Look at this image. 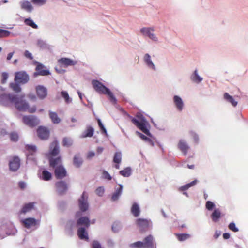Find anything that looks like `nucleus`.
Instances as JSON below:
<instances>
[{"label": "nucleus", "mask_w": 248, "mask_h": 248, "mask_svg": "<svg viewBox=\"0 0 248 248\" xmlns=\"http://www.w3.org/2000/svg\"><path fill=\"white\" fill-rule=\"evenodd\" d=\"M223 237L224 239H227L230 238V235L229 233L226 232V233H223Z\"/></svg>", "instance_id": "64"}, {"label": "nucleus", "mask_w": 248, "mask_h": 248, "mask_svg": "<svg viewBox=\"0 0 248 248\" xmlns=\"http://www.w3.org/2000/svg\"><path fill=\"white\" fill-rule=\"evenodd\" d=\"M52 178V174L46 170H43L42 172L41 179L44 181H49Z\"/></svg>", "instance_id": "35"}, {"label": "nucleus", "mask_w": 248, "mask_h": 248, "mask_svg": "<svg viewBox=\"0 0 248 248\" xmlns=\"http://www.w3.org/2000/svg\"><path fill=\"white\" fill-rule=\"evenodd\" d=\"M175 235L180 241H185L190 237V234L187 233H176L175 234Z\"/></svg>", "instance_id": "40"}, {"label": "nucleus", "mask_w": 248, "mask_h": 248, "mask_svg": "<svg viewBox=\"0 0 248 248\" xmlns=\"http://www.w3.org/2000/svg\"><path fill=\"white\" fill-rule=\"evenodd\" d=\"M191 78L193 81L196 83H200L202 80V78L198 75L197 70H195L194 71V73L192 75Z\"/></svg>", "instance_id": "39"}, {"label": "nucleus", "mask_w": 248, "mask_h": 248, "mask_svg": "<svg viewBox=\"0 0 248 248\" xmlns=\"http://www.w3.org/2000/svg\"><path fill=\"white\" fill-rule=\"evenodd\" d=\"M228 228L230 230L234 232H237L239 231L238 229L236 227L235 223L233 222L230 223L228 226Z\"/></svg>", "instance_id": "50"}, {"label": "nucleus", "mask_w": 248, "mask_h": 248, "mask_svg": "<svg viewBox=\"0 0 248 248\" xmlns=\"http://www.w3.org/2000/svg\"><path fill=\"white\" fill-rule=\"evenodd\" d=\"M131 248H144L143 242L141 241H137L130 245Z\"/></svg>", "instance_id": "46"}, {"label": "nucleus", "mask_w": 248, "mask_h": 248, "mask_svg": "<svg viewBox=\"0 0 248 248\" xmlns=\"http://www.w3.org/2000/svg\"><path fill=\"white\" fill-rule=\"evenodd\" d=\"M15 81L17 83L25 84L29 80V77L25 71H19L15 73Z\"/></svg>", "instance_id": "4"}, {"label": "nucleus", "mask_w": 248, "mask_h": 248, "mask_svg": "<svg viewBox=\"0 0 248 248\" xmlns=\"http://www.w3.org/2000/svg\"><path fill=\"white\" fill-rule=\"evenodd\" d=\"M9 166L11 171H16L20 166V160L19 157L17 156L13 157L9 161Z\"/></svg>", "instance_id": "11"}, {"label": "nucleus", "mask_w": 248, "mask_h": 248, "mask_svg": "<svg viewBox=\"0 0 248 248\" xmlns=\"http://www.w3.org/2000/svg\"><path fill=\"white\" fill-rule=\"evenodd\" d=\"M20 6L22 9L29 12H31L33 10L32 6L28 1L24 0L20 2Z\"/></svg>", "instance_id": "26"}, {"label": "nucleus", "mask_w": 248, "mask_h": 248, "mask_svg": "<svg viewBox=\"0 0 248 248\" xmlns=\"http://www.w3.org/2000/svg\"><path fill=\"white\" fill-rule=\"evenodd\" d=\"M55 186L57 191L61 194L64 193L68 189L67 184L63 181L56 182Z\"/></svg>", "instance_id": "16"}, {"label": "nucleus", "mask_w": 248, "mask_h": 248, "mask_svg": "<svg viewBox=\"0 0 248 248\" xmlns=\"http://www.w3.org/2000/svg\"><path fill=\"white\" fill-rule=\"evenodd\" d=\"M1 83L4 84L6 82V81L8 78V74L6 72H3L1 74Z\"/></svg>", "instance_id": "55"}, {"label": "nucleus", "mask_w": 248, "mask_h": 248, "mask_svg": "<svg viewBox=\"0 0 248 248\" xmlns=\"http://www.w3.org/2000/svg\"><path fill=\"white\" fill-rule=\"evenodd\" d=\"M83 161L79 155H76L73 158V164L76 167H79L82 164Z\"/></svg>", "instance_id": "34"}, {"label": "nucleus", "mask_w": 248, "mask_h": 248, "mask_svg": "<svg viewBox=\"0 0 248 248\" xmlns=\"http://www.w3.org/2000/svg\"><path fill=\"white\" fill-rule=\"evenodd\" d=\"M16 99V95L3 94L0 96V103L3 106H7L9 103H13Z\"/></svg>", "instance_id": "9"}, {"label": "nucleus", "mask_w": 248, "mask_h": 248, "mask_svg": "<svg viewBox=\"0 0 248 248\" xmlns=\"http://www.w3.org/2000/svg\"><path fill=\"white\" fill-rule=\"evenodd\" d=\"M24 56L26 58L31 60L33 59V56L32 54L30 53L29 51L26 50L24 52Z\"/></svg>", "instance_id": "59"}, {"label": "nucleus", "mask_w": 248, "mask_h": 248, "mask_svg": "<svg viewBox=\"0 0 248 248\" xmlns=\"http://www.w3.org/2000/svg\"><path fill=\"white\" fill-rule=\"evenodd\" d=\"M131 212L135 217L140 216V210L139 205L137 203H134L131 208Z\"/></svg>", "instance_id": "27"}, {"label": "nucleus", "mask_w": 248, "mask_h": 248, "mask_svg": "<svg viewBox=\"0 0 248 248\" xmlns=\"http://www.w3.org/2000/svg\"><path fill=\"white\" fill-rule=\"evenodd\" d=\"M154 30L152 28H143L140 29V32L144 35L148 36L151 39L154 41H157V37L153 33Z\"/></svg>", "instance_id": "13"}, {"label": "nucleus", "mask_w": 248, "mask_h": 248, "mask_svg": "<svg viewBox=\"0 0 248 248\" xmlns=\"http://www.w3.org/2000/svg\"><path fill=\"white\" fill-rule=\"evenodd\" d=\"M95 192L97 195L99 196H102L104 193V188L103 186H100L98 187L96 190Z\"/></svg>", "instance_id": "51"}, {"label": "nucleus", "mask_w": 248, "mask_h": 248, "mask_svg": "<svg viewBox=\"0 0 248 248\" xmlns=\"http://www.w3.org/2000/svg\"><path fill=\"white\" fill-rule=\"evenodd\" d=\"M36 63L37 64V65L35 68L36 72L34 73L35 76L38 75L47 76L50 74L48 70L44 69V66L42 64L38 63L37 62Z\"/></svg>", "instance_id": "14"}, {"label": "nucleus", "mask_w": 248, "mask_h": 248, "mask_svg": "<svg viewBox=\"0 0 248 248\" xmlns=\"http://www.w3.org/2000/svg\"><path fill=\"white\" fill-rule=\"evenodd\" d=\"M221 217V211L219 209H215L211 215L212 220L215 222L218 221Z\"/></svg>", "instance_id": "28"}, {"label": "nucleus", "mask_w": 248, "mask_h": 248, "mask_svg": "<svg viewBox=\"0 0 248 248\" xmlns=\"http://www.w3.org/2000/svg\"><path fill=\"white\" fill-rule=\"evenodd\" d=\"M128 116L131 119L132 123L136 126H137L139 129H140L147 135L149 136H151V133L147 127L148 123L143 117L141 116L140 118V121H139L137 119L133 118L130 115H128Z\"/></svg>", "instance_id": "3"}, {"label": "nucleus", "mask_w": 248, "mask_h": 248, "mask_svg": "<svg viewBox=\"0 0 248 248\" xmlns=\"http://www.w3.org/2000/svg\"><path fill=\"white\" fill-rule=\"evenodd\" d=\"M144 60L147 66L153 70H155V66L151 59V57L148 54H146L144 57Z\"/></svg>", "instance_id": "32"}, {"label": "nucleus", "mask_w": 248, "mask_h": 248, "mask_svg": "<svg viewBox=\"0 0 248 248\" xmlns=\"http://www.w3.org/2000/svg\"><path fill=\"white\" fill-rule=\"evenodd\" d=\"M78 206L82 212H85L88 209V196L85 192L82 193L81 198L78 200Z\"/></svg>", "instance_id": "6"}, {"label": "nucleus", "mask_w": 248, "mask_h": 248, "mask_svg": "<svg viewBox=\"0 0 248 248\" xmlns=\"http://www.w3.org/2000/svg\"><path fill=\"white\" fill-rule=\"evenodd\" d=\"M120 228V225L118 223H114L112 226V229L113 232H117Z\"/></svg>", "instance_id": "57"}, {"label": "nucleus", "mask_w": 248, "mask_h": 248, "mask_svg": "<svg viewBox=\"0 0 248 248\" xmlns=\"http://www.w3.org/2000/svg\"><path fill=\"white\" fill-rule=\"evenodd\" d=\"M73 141L71 138L65 137L63 139L62 145L64 147H70L72 145Z\"/></svg>", "instance_id": "42"}, {"label": "nucleus", "mask_w": 248, "mask_h": 248, "mask_svg": "<svg viewBox=\"0 0 248 248\" xmlns=\"http://www.w3.org/2000/svg\"><path fill=\"white\" fill-rule=\"evenodd\" d=\"M95 155V153L93 152H89L87 155V158H91Z\"/></svg>", "instance_id": "63"}, {"label": "nucleus", "mask_w": 248, "mask_h": 248, "mask_svg": "<svg viewBox=\"0 0 248 248\" xmlns=\"http://www.w3.org/2000/svg\"><path fill=\"white\" fill-rule=\"evenodd\" d=\"M10 88L15 92L19 93L21 91V88L17 83H11L10 84Z\"/></svg>", "instance_id": "44"}, {"label": "nucleus", "mask_w": 248, "mask_h": 248, "mask_svg": "<svg viewBox=\"0 0 248 248\" xmlns=\"http://www.w3.org/2000/svg\"><path fill=\"white\" fill-rule=\"evenodd\" d=\"M102 177L104 179L108 180H111L112 179L111 176L106 170H104L102 172Z\"/></svg>", "instance_id": "52"}, {"label": "nucleus", "mask_w": 248, "mask_h": 248, "mask_svg": "<svg viewBox=\"0 0 248 248\" xmlns=\"http://www.w3.org/2000/svg\"><path fill=\"white\" fill-rule=\"evenodd\" d=\"M197 181L196 180H195L190 182V183L180 187L179 190L181 191H185L187 190L189 187L195 185L197 183Z\"/></svg>", "instance_id": "37"}, {"label": "nucleus", "mask_w": 248, "mask_h": 248, "mask_svg": "<svg viewBox=\"0 0 248 248\" xmlns=\"http://www.w3.org/2000/svg\"><path fill=\"white\" fill-rule=\"evenodd\" d=\"M25 149L27 152V156L28 158H29L30 156L34 155L37 152V147L34 145L27 144L25 146Z\"/></svg>", "instance_id": "21"}, {"label": "nucleus", "mask_w": 248, "mask_h": 248, "mask_svg": "<svg viewBox=\"0 0 248 248\" xmlns=\"http://www.w3.org/2000/svg\"><path fill=\"white\" fill-rule=\"evenodd\" d=\"M78 235L80 239H85L87 241L89 240V237L87 232L86 231L85 229L83 227H80L78 230Z\"/></svg>", "instance_id": "25"}, {"label": "nucleus", "mask_w": 248, "mask_h": 248, "mask_svg": "<svg viewBox=\"0 0 248 248\" xmlns=\"http://www.w3.org/2000/svg\"><path fill=\"white\" fill-rule=\"evenodd\" d=\"M58 62L61 66L64 67H67L69 66H74L77 63L76 61L68 58H62L59 59L58 60Z\"/></svg>", "instance_id": "12"}, {"label": "nucleus", "mask_w": 248, "mask_h": 248, "mask_svg": "<svg viewBox=\"0 0 248 248\" xmlns=\"http://www.w3.org/2000/svg\"><path fill=\"white\" fill-rule=\"evenodd\" d=\"M54 174L56 179H62L67 176V173L63 165H59L54 169Z\"/></svg>", "instance_id": "8"}, {"label": "nucleus", "mask_w": 248, "mask_h": 248, "mask_svg": "<svg viewBox=\"0 0 248 248\" xmlns=\"http://www.w3.org/2000/svg\"><path fill=\"white\" fill-rule=\"evenodd\" d=\"M215 206V204L213 202L209 201H208L206 202V205H205L206 208L208 210H209V211L213 210V209L214 208Z\"/></svg>", "instance_id": "49"}, {"label": "nucleus", "mask_w": 248, "mask_h": 248, "mask_svg": "<svg viewBox=\"0 0 248 248\" xmlns=\"http://www.w3.org/2000/svg\"><path fill=\"white\" fill-rule=\"evenodd\" d=\"M10 34V32L8 31L0 29V38L8 37Z\"/></svg>", "instance_id": "48"}, {"label": "nucleus", "mask_w": 248, "mask_h": 248, "mask_svg": "<svg viewBox=\"0 0 248 248\" xmlns=\"http://www.w3.org/2000/svg\"><path fill=\"white\" fill-rule=\"evenodd\" d=\"M92 84L96 92L100 94L108 95L111 102L114 104L116 103L117 100L112 93L101 82L97 80H93L92 81Z\"/></svg>", "instance_id": "1"}, {"label": "nucleus", "mask_w": 248, "mask_h": 248, "mask_svg": "<svg viewBox=\"0 0 248 248\" xmlns=\"http://www.w3.org/2000/svg\"><path fill=\"white\" fill-rule=\"evenodd\" d=\"M61 95L64 99L66 104H69L72 102V99L70 98L69 95L66 91H62L61 92Z\"/></svg>", "instance_id": "38"}, {"label": "nucleus", "mask_w": 248, "mask_h": 248, "mask_svg": "<svg viewBox=\"0 0 248 248\" xmlns=\"http://www.w3.org/2000/svg\"><path fill=\"white\" fill-rule=\"evenodd\" d=\"M119 188H117L115 192L113 194L111 197V200L113 201L117 200L122 192L123 186L122 185H119Z\"/></svg>", "instance_id": "30"}, {"label": "nucleus", "mask_w": 248, "mask_h": 248, "mask_svg": "<svg viewBox=\"0 0 248 248\" xmlns=\"http://www.w3.org/2000/svg\"><path fill=\"white\" fill-rule=\"evenodd\" d=\"M191 135L193 137V138L194 139V140H195V142H198V140H199V138H198V136L194 132H193V131H191L190 132Z\"/></svg>", "instance_id": "61"}, {"label": "nucleus", "mask_w": 248, "mask_h": 248, "mask_svg": "<svg viewBox=\"0 0 248 248\" xmlns=\"http://www.w3.org/2000/svg\"><path fill=\"white\" fill-rule=\"evenodd\" d=\"M34 207V203L33 202H30L27 204H26L22 208L21 210L20 211L21 214H25L26 213L31 211L32 209Z\"/></svg>", "instance_id": "33"}, {"label": "nucleus", "mask_w": 248, "mask_h": 248, "mask_svg": "<svg viewBox=\"0 0 248 248\" xmlns=\"http://www.w3.org/2000/svg\"><path fill=\"white\" fill-rule=\"evenodd\" d=\"M37 133L38 137L43 140H47L50 136L49 129L45 126H39L37 129Z\"/></svg>", "instance_id": "7"}, {"label": "nucleus", "mask_w": 248, "mask_h": 248, "mask_svg": "<svg viewBox=\"0 0 248 248\" xmlns=\"http://www.w3.org/2000/svg\"><path fill=\"white\" fill-rule=\"evenodd\" d=\"M23 121L26 124L30 126H34L38 123L36 118L32 116H24L23 118Z\"/></svg>", "instance_id": "17"}, {"label": "nucleus", "mask_w": 248, "mask_h": 248, "mask_svg": "<svg viewBox=\"0 0 248 248\" xmlns=\"http://www.w3.org/2000/svg\"><path fill=\"white\" fill-rule=\"evenodd\" d=\"M10 139L12 141L16 142L18 140V135L17 133L13 132L10 134Z\"/></svg>", "instance_id": "47"}, {"label": "nucleus", "mask_w": 248, "mask_h": 248, "mask_svg": "<svg viewBox=\"0 0 248 248\" xmlns=\"http://www.w3.org/2000/svg\"><path fill=\"white\" fill-rule=\"evenodd\" d=\"M92 248H103L102 247L100 243L96 240L93 241L92 244Z\"/></svg>", "instance_id": "53"}, {"label": "nucleus", "mask_w": 248, "mask_h": 248, "mask_svg": "<svg viewBox=\"0 0 248 248\" xmlns=\"http://www.w3.org/2000/svg\"><path fill=\"white\" fill-rule=\"evenodd\" d=\"M49 116L53 124H58L60 123L61 119L58 117V114L56 112L49 111Z\"/></svg>", "instance_id": "29"}, {"label": "nucleus", "mask_w": 248, "mask_h": 248, "mask_svg": "<svg viewBox=\"0 0 248 248\" xmlns=\"http://www.w3.org/2000/svg\"><path fill=\"white\" fill-rule=\"evenodd\" d=\"M24 23L26 25L29 26L32 28L37 29L38 26L34 23L32 20L31 18H26L24 20Z\"/></svg>", "instance_id": "43"}, {"label": "nucleus", "mask_w": 248, "mask_h": 248, "mask_svg": "<svg viewBox=\"0 0 248 248\" xmlns=\"http://www.w3.org/2000/svg\"><path fill=\"white\" fill-rule=\"evenodd\" d=\"M22 223L25 228H30L36 225V220L33 218H27L22 220Z\"/></svg>", "instance_id": "22"}, {"label": "nucleus", "mask_w": 248, "mask_h": 248, "mask_svg": "<svg viewBox=\"0 0 248 248\" xmlns=\"http://www.w3.org/2000/svg\"><path fill=\"white\" fill-rule=\"evenodd\" d=\"M24 96L17 97L14 101L16 108L19 111H28L30 113H34L36 111L35 107L30 108L28 104L23 99Z\"/></svg>", "instance_id": "2"}, {"label": "nucleus", "mask_w": 248, "mask_h": 248, "mask_svg": "<svg viewBox=\"0 0 248 248\" xmlns=\"http://www.w3.org/2000/svg\"><path fill=\"white\" fill-rule=\"evenodd\" d=\"M36 92L38 97L42 99L45 98L47 94L46 88L41 85L36 87Z\"/></svg>", "instance_id": "18"}, {"label": "nucleus", "mask_w": 248, "mask_h": 248, "mask_svg": "<svg viewBox=\"0 0 248 248\" xmlns=\"http://www.w3.org/2000/svg\"><path fill=\"white\" fill-rule=\"evenodd\" d=\"M179 149L186 155L187 154L189 149V146L187 143L184 140H181L178 145Z\"/></svg>", "instance_id": "24"}, {"label": "nucleus", "mask_w": 248, "mask_h": 248, "mask_svg": "<svg viewBox=\"0 0 248 248\" xmlns=\"http://www.w3.org/2000/svg\"><path fill=\"white\" fill-rule=\"evenodd\" d=\"M48 159L50 167L54 169H55L59 165H62V158L60 156H58L55 158L53 157H48Z\"/></svg>", "instance_id": "15"}, {"label": "nucleus", "mask_w": 248, "mask_h": 248, "mask_svg": "<svg viewBox=\"0 0 248 248\" xmlns=\"http://www.w3.org/2000/svg\"><path fill=\"white\" fill-rule=\"evenodd\" d=\"M174 103L179 111H182L184 107V103L180 97L175 95L173 97Z\"/></svg>", "instance_id": "20"}, {"label": "nucleus", "mask_w": 248, "mask_h": 248, "mask_svg": "<svg viewBox=\"0 0 248 248\" xmlns=\"http://www.w3.org/2000/svg\"><path fill=\"white\" fill-rule=\"evenodd\" d=\"M18 185H19V186L20 187V188L22 189L25 188V187L26 186L25 183L22 181L19 182Z\"/></svg>", "instance_id": "62"}, {"label": "nucleus", "mask_w": 248, "mask_h": 248, "mask_svg": "<svg viewBox=\"0 0 248 248\" xmlns=\"http://www.w3.org/2000/svg\"><path fill=\"white\" fill-rule=\"evenodd\" d=\"M37 46L40 47H43L45 46V43L42 40H38L37 42Z\"/></svg>", "instance_id": "60"}, {"label": "nucleus", "mask_w": 248, "mask_h": 248, "mask_svg": "<svg viewBox=\"0 0 248 248\" xmlns=\"http://www.w3.org/2000/svg\"><path fill=\"white\" fill-rule=\"evenodd\" d=\"M224 98L228 102L230 103L233 107H236L237 105V102L236 101L232 96L225 93L224 94Z\"/></svg>", "instance_id": "31"}, {"label": "nucleus", "mask_w": 248, "mask_h": 248, "mask_svg": "<svg viewBox=\"0 0 248 248\" xmlns=\"http://www.w3.org/2000/svg\"><path fill=\"white\" fill-rule=\"evenodd\" d=\"M60 153L59 142L57 140L52 142L49 146V152L47 157H54L57 156Z\"/></svg>", "instance_id": "5"}, {"label": "nucleus", "mask_w": 248, "mask_h": 248, "mask_svg": "<svg viewBox=\"0 0 248 248\" xmlns=\"http://www.w3.org/2000/svg\"><path fill=\"white\" fill-rule=\"evenodd\" d=\"M97 122H98V124L99 126L100 127L101 130L102 131V132L106 134L107 133L106 129H105V128L104 127V125L102 124L100 120V119H98Z\"/></svg>", "instance_id": "58"}, {"label": "nucleus", "mask_w": 248, "mask_h": 248, "mask_svg": "<svg viewBox=\"0 0 248 248\" xmlns=\"http://www.w3.org/2000/svg\"><path fill=\"white\" fill-rule=\"evenodd\" d=\"M136 224L140 228L141 232L147 231L149 227L150 221L146 219L139 218L136 220Z\"/></svg>", "instance_id": "10"}, {"label": "nucleus", "mask_w": 248, "mask_h": 248, "mask_svg": "<svg viewBox=\"0 0 248 248\" xmlns=\"http://www.w3.org/2000/svg\"><path fill=\"white\" fill-rule=\"evenodd\" d=\"M46 0H32L31 2L37 5H42L46 3Z\"/></svg>", "instance_id": "54"}, {"label": "nucleus", "mask_w": 248, "mask_h": 248, "mask_svg": "<svg viewBox=\"0 0 248 248\" xmlns=\"http://www.w3.org/2000/svg\"><path fill=\"white\" fill-rule=\"evenodd\" d=\"M120 175L123 177H127L131 174V169L130 167H126L119 172Z\"/></svg>", "instance_id": "36"}, {"label": "nucleus", "mask_w": 248, "mask_h": 248, "mask_svg": "<svg viewBox=\"0 0 248 248\" xmlns=\"http://www.w3.org/2000/svg\"><path fill=\"white\" fill-rule=\"evenodd\" d=\"M122 160V154L120 152L115 153L114 157L113 162L117 164H120Z\"/></svg>", "instance_id": "45"}, {"label": "nucleus", "mask_w": 248, "mask_h": 248, "mask_svg": "<svg viewBox=\"0 0 248 248\" xmlns=\"http://www.w3.org/2000/svg\"><path fill=\"white\" fill-rule=\"evenodd\" d=\"M90 224L89 218L86 217H82L78 218L77 222V226H84L86 228H88Z\"/></svg>", "instance_id": "23"}, {"label": "nucleus", "mask_w": 248, "mask_h": 248, "mask_svg": "<svg viewBox=\"0 0 248 248\" xmlns=\"http://www.w3.org/2000/svg\"><path fill=\"white\" fill-rule=\"evenodd\" d=\"M142 242L144 248H153L154 247L153 237L152 235H149L146 237Z\"/></svg>", "instance_id": "19"}, {"label": "nucleus", "mask_w": 248, "mask_h": 248, "mask_svg": "<svg viewBox=\"0 0 248 248\" xmlns=\"http://www.w3.org/2000/svg\"><path fill=\"white\" fill-rule=\"evenodd\" d=\"M136 133L140 137L141 139L146 141H151V140L150 138H148L143 134L138 131L136 132Z\"/></svg>", "instance_id": "56"}, {"label": "nucleus", "mask_w": 248, "mask_h": 248, "mask_svg": "<svg viewBox=\"0 0 248 248\" xmlns=\"http://www.w3.org/2000/svg\"><path fill=\"white\" fill-rule=\"evenodd\" d=\"M94 133V129L93 127H88L84 132V134L83 137H91L93 136Z\"/></svg>", "instance_id": "41"}]
</instances>
